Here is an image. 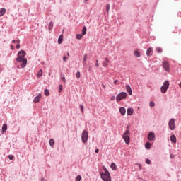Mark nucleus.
I'll return each mask as SVG.
<instances>
[{"instance_id": "nucleus-1", "label": "nucleus", "mask_w": 181, "mask_h": 181, "mask_svg": "<svg viewBox=\"0 0 181 181\" xmlns=\"http://www.w3.org/2000/svg\"><path fill=\"white\" fill-rule=\"evenodd\" d=\"M24 57H25V51L21 50V51L18 52V57L16 58V61L18 63H21V69H25V67H26V64H28V59Z\"/></svg>"}, {"instance_id": "nucleus-2", "label": "nucleus", "mask_w": 181, "mask_h": 181, "mask_svg": "<svg viewBox=\"0 0 181 181\" xmlns=\"http://www.w3.org/2000/svg\"><path fill=\"white\" fill-rule=\"evenodd\" d=\"M105 173H102L100 176L101 179H103V181H111V175H110V172H108V170L107 168H104Z\"/></svg>"}, {"instance_id": "nucleus-3", "label": "nucleus", "mask_w": 181, "mask_h": 181, "mask_svg": "<svg viewBox=\"0 0 181 181\" xmlns=\"http://www.w3.org/2000/svg\"><path fill=\"white\" fill-rule=\"evenodd\" d=\"M129 135H130L129 126H127V130L124 133L123 136H122V138H123V139H124L125 144H127V145L129 144Z\"/></svg>"}, {"instance_id": "nucleus-4", "label": "nucleus", "mask_w": 181, "mask_h": 181, "mask_svg": "<svg viewBox=\"0 0 181 181\" xmlns=\"http://www.w3.org/2000/svg\"><path fill=\"white\" fill-rule=\"evenodd\" d=\"M169 86H170L169 81H165L163 83V85L160 88V91L163 94H165V93L168 91V88H169Z\"/></svg>"}, {"instance_id": "nucleus-5", "label": "nucleus", "mask_w": 181, "mask_h": 181, "mask_svg": "<svg viewBox=\"0 0 181 181\" xmlns=\"http://www.w3.org/2000/svg\"><path fill=\"white\" fill-rule=\"evenodd\" d=\"M127 98V93L125 92H122L119 93L117 97H116V101L117 103H119L121 100H125Z\"/></svg>"}, {"instance_id": "nucleus-6", "label": "nucleus", "mask_w": 181, "mask_h": 181, "mask_svg": "<svg viewBox=\"0 0 181 181\" xmlns=\"http://www.w3.org/2000/svg\"><path fill=\"white\" fill-rule=\"evenodd\" d=\"M82 141L86 144V142H87V141L88 140V132H87V131H83L82 133Z\"/></svg>"}, {"instance_id": "nucleus-7", "label": "nucleus", "mask_w": 181, "mask_h": 181, "mask_svg": "<svg viewBox=\"0 0 181 181\" xmlns=\"http://www.w3.org/2000/svg\"><path fill=\"white\" fill-rule=\"evenodd\" d=\"M168 125H169V128L171 131H173L176 127V123L175 122V119H171L170 121H169V123H168Z\"/></svg>"}, {"instance_id": "nucleus-8", "label": "nucleus", "mask_w": 181, "mask_h": 181, "mask_svg": "<svg viewBox=\"0 0 181 181\" xmlns=\"http://www.w3.org/2000/svg\"><path fill=\"white\" fill-rule=\"evenodd\" d=\"M163 67L164 69V70H165V71H168V73H169V71H170V67L169 66V62L168 61H163Z\"/></svg>"}, {"instance_id": "nucleus-9", "label": "nucleus", "mask_w": 181, "mask_h": 181, "mask_svg": "<svg viewBox=\"0 0 181 181\" xmlns=\"http://www.w3.org/2000/svg\"><path fill=\"white\" fill-rule=\"evenodd\" d=\"M148 141H153L155 139V133L150 132L148 135Z\"/></svg>"}, {"instance_id": "nucleus-10", "label": "nucleus", "mask_w": 181, "mask_h": 181, "mask_svg": "<svg viewBox=\"0 0 181 181\" xmlns=\"http://www.w3.org/2000/svg\"><path fill=\"white\" fill-rule=\"evenodd\" d=\"M42 98V94H38L37 96H36L35 98H34V103H39V101H40V99Z\"/></svg>"}, {"instance_id": "nucleus-11", "label": "nucleus", "mask_w": 181, "mask_h": 181, "mask_svg": "<svg viewBox=\"0 0 181 181\" xmlns=\"http://www.w3.org/2000/svg\"><path fill=\"white\" fill-rule=\"evenodd\" d=\"M126 90L127 93H129V95H132V89H131V86L129 85L126 86Z\"/></svg>"}, {"instance_id": "nucleus-12", "label": "nucleus", "mask_w": 181, "mask_h": 181, "mask_svg": "<svg viewBox=\"0 0 181 181\" xmlns=\"http://www.w3.org/2000/svg\"><path fill=\"white\" fill-rule=\"evenodd\" d=\"M119 112L121 115H125V114L127 113V110H125V107H120Z\"/></svg>"}, {"instance_id": "nucleus-13", "label": "nucleus", "mask_w": 181, "mask_h": 181, "mask_svg": "<svg viewBox=\"0 0 181 181\" xmlns=\"http://www.w3.org/2000/svg\"><path fill=\"white\" fill-rule=\"evenodd\" d=\"M152 53H153V49H152V47L148 48L146 51V55L151 56Z\"/></svg>"}, {"instance_id": "nucleus-14", "label": "nucleus", "mask_w": 181, "mask_h": 181, "mask_svg": "<svg viewBox=\"0 0 181 181\" xmlns=\"http://www.w3.org/2000/svg\"><path fill=\"white\" fill-rule=\"evenodd\" d=\"M133 114H134V109L128 108L127 109V115H132Z\"/></svg>"}, {"instance_id": "nucleus-15", "label": "nucleus", "mask_w": 181, "mask_h": 181, "mask_svg": "<svg viewBox=\"0 0 181 181\" xmlns=\"http://www.w3.org/2000/svg\"><path fill=\"white\" fill-rule=\"evenodd\" d=\"M6 13V9L5 8H1L0 11V16H4Z\"/></svg>"}, {"instance_id": "nucleus-16", "label": "nucleus", "mask_w": 181, "mask_h": 181, "mask_svg": "<svg viewBox=\"0 0 181 181\" xmlns=\"http://www.w3.org/2000/svg\"><path fill=\"white\" fill-rule=\"evenodd\" d=\"M7 129H8V124H3V127H2V132H3V134L4 132H6Z\"/></svg>"}, {"instance_id": "nucleus-17", "label": "nucleus", "mask_w": 181, "mask_h": 181, "mask_svg": "<svg viewBox=\"0 0 181 181\" xmlns=\"http://www.w3.org/2000/svg\"><path fill=\"white\" fill-rule=\"evenodd\" d=\"M170 141L173 144H176V136L172 135L170 136Z\"/></svg>"}, {"instance_id": "nucleus-18", "label": "nucleus", "mask_w": 181, "mask_h": 181, "mask_svg": "<svg viewBox=\"0 0 181 181\" xmlns=\"http://www.w3.org/2000/svg\"><path fill=\"white\" fill-rule=\"evenodd\" d=\"M58 43H59V45H62V43H63V35H61L59 37Z\"/></svg>"}, {"instance_id": "nucleus-19", "label": "nucleus", "mask_w": 181, "mask_h": 181, "mask_svg": "<svg viewBox=\"0 0 181 181\" xmlns=\"http://www.w3.org/2000/svg\"><path fill=\"white\" fill-rule=\"evenodd\" d=\"M111 169H112V170H117V165L114 163H112L111 164Z\"/></svg>"}, {"instance_id": "nucleus-20", "label": "nucleus", "mask_w": 181, "mask_h": 181, "mask_svg": "<svg viewBox=\"0 0 181 181\" xmlns=\"http://www.w3.org/2000/svg\"><path fill=\"white\" fill-rule=\"evenodd\" d=\"M86 33H87V28L86 26H84L82 30V35L84 36V35H86Z\"/></svg>"}, {"instance_id": "nucleus-21", "label": "nucleus", "mask_w": 181, "mask_h": 181, "mask_svg": "<svg viewBox=\"0 0 181 181\" xmlns=\"http://www.w3.org/2000/svg\"><path fill=\"white\" fill-rule=\"evenodd\" d=\"M42 76H43V71H42V69H40V70L38 71L37 76V77H42Z\"/></svg>"}, {"instance_id": "nucleus-22", "label": "nucleus", "mask_w": 181, "mask_h": 181, "mask_svg": "<svg viewBox=\"0 0 181 181\" xmlns=\"http://www.w3.org/2000/svg\"><path fill=\"white\" fill-rule=\"evenodd\" d=\"M145 148L146 149H151V143L149 142L146 143Z\"/></svg>"}, {"instance_id": "nucleus-23", "label": "nucleus", "mask_w": 181, "mask_h": 181, "mask_svg": "<svg viewBox=\"0 0 181 181\" xmlns=\"http://www.w3.org/2000/svg\"><path fill=\"white\" fill-rule=\"evenodd\" d=\"M49 30H52L53 29V22H50L48 27Z\"/></svg>"}, {"instance_id": "nucleus-24", "label": "nucleus", "mask_w": 181, "mask_h": 181, "mask_svg": "<svg viewBox=\"0 0 181 181\" xmlns=\"http://www.w3.org/2000/svg\"><path fill=\"white\" fill-rule=\"evenodd\" d=\"M83 36L82 34H77L76 35V39H78V40H80L81 39H83Z\"/></svg>"}, {"instance_id": "nucleus-25", "label": "nucleus", "mask_w": 181, "mask_h": 181, "mask_svg": "<svg viewBox=\"0 0 181 181\" xmlns=\"http://www.w3.org/2000/svg\"><path fill=\"white\" fill-rule=\"evenodd\" d=\"M49 145H50V146H53V145H54V139H51L49 140Z\"/></svg>"}, {"instance_id": "nucleus-26", "label": "nucleus", "mask_w": 181, "mask_h": 181, "mask_svg": "<svg viewBox=\"0 0 181 181\" xmlns=\"http://www.w3.org/2000/svg\"><path fill=\"white\" fill-rule=\"evenodd\" d=\"M86 62H87V54H85L83 56V64H86Z\"/></svg>"}, {"instance_id": "nucleus-27", "label": "nucleus", "mask_w": 181, "mask_h": 181, "mask_svg": "<svg viewBox=\"0 0 181 181\" xmlns=\"http://www.w3.org/2000/svg\"><path fill=\"white\" fill-rule=\"evenodd\" d=\"M44 93H45V95H46L47 97H48V95L50 94V92H49V90H47V89H45V90H44Z\"/></svg>"}, {"instance_id": "nucleus-28", "label": "nucleus", "mask_w": 181, "mask_h": 181, "mask_svg": "<svg viewBox=\"0 0 181 181\" xmlns=\"http://www.w3.org/2000/svg\"><path fill=\"white\" fill-rule=\"evenodd\" d=\"M79 108H80L82 114H83L84 113V106H83V105H80Z\"/></svg>"}, {"instance_id": "nucleus-29", "label": "nucleus", "mask_w": 181, "mask_h": 181, "mask_svg": "<svg viewBox=\"0 0 181 181\" xmlns=\"http://www.w3.org/2000/svg\"><path fill=\"white\" fill-rule=\"evenodd\" d=\"M134 56H136V57H141V55L138 51L134 52Z\"/></svg>"}, {"instance_id": "nucleus-30", "label": "nucleus", "mask_w": 181, "mask_h": 181, "mask_svg": "<svg viewBox=\"0 0 181 181\" xmlns=\"http://www.w3.org/2000/svg\"><path fill=\"white\" fill-rule=\"evenodd\" d=\"M150 107L151 108H153V107H155V103H153V101L150 102V104H149Z\"/></svg>"}, {"instance_id": "nucleus-31", "label": "nucleus", "mask_w": 181, "mask_h": 181, "mask_svg": "<svg viewBox=\"0 0 181 181\" xmlns=\"http://www.w3.org/2000/svg\"><path fill=\"white\" fill-rule=\"evenodd\" d=\"M156 51L158 52V53H162V48H160V47H157V48H156Z\"/></svg>"}, {"instance_id": "nucleus-32", "label": "nucleus", "mask_w": 181, "mask_h": 181, "mask_svg": "<svg viewBox=\"0 0 181 181\" xmlns=\"http://www.w3.org/2000/svg\"><path fill=\"white\" fill-rule=\"evenodd\" d=\"M62 90H63V86L62 85H59V93H62Z\"/></svg>"}, {"instance_id": "nucleus-33", "label": "nucleus", "mask_w": 181, "mask_h": 181, "mask_svg": "<svg viewBox=\"0 0 181 181\" xmlns=\"http://www.w3.org/2000/svg\"><path fill=\"white\" fill-rule=\"evenodd\" d=\"M106 9H107V13H108V12H110V4H107L106 5Z\"/></svg>"}, {"instance_id": "nucleus-34", "label": "nucleus", "mask_w": 181, "mask_h": 181, "mask_svg": "<svg viewBox=\"0 0 181 181\" xmlns=\"http://www.w3.org/2000/svg\"><path fill=\"white\" fill-rule=\"evenodd\" d=\"M12 43H21V40H13L12 41Z\"/></svg>"}, {"instance_id": "nucleus-35", "label": "nucleus", "mask_w": 181, "mask_h": 181, "mask_svg": "<svg viewBox=\"0 0 181 181\" xmlns=\"http://www.w3.org/2000/svg\"><path fill=\"white\" fill-rule=\"evenodd\" d=\"M103 67H108V63L104 62H103Z\"/></svg>"}, {"instance_id": "nucleus-36", "label": "nucleus", "mask_w": 181, "mask_h": 181, "mask_svg": "<svg viewBox=\"0 0 181 181\" xmlns=\"http://www.w3.org/2000/svg\"><path fill=\"white\" fill-rule=\"evenodd\" d=\"M80 76H81V74H80V71H78L77 73H76V78H80Z\"/></svg>"}, {"instance_id": "nucleus-37", "label": "nucleus", "mask_w": 181, "mask_h": 181, "mask_svg": "<svg viewBox=\"0 0 181 181\" xmlns=\"http://www.w3.org/2000/svg\"><path fill=\"white\" fill-rule=\"evenodd\" d=\"M81 180V175H78L76 178V181H80Z\"/></svg>"}, {"instance_id": "nucleus-38", "label": "nucleus", "mask_w": 181, "mask_h": 181, "mask_svg": "<svg viewBox=\"0 0 181 181\" xmlns=\"http://www.w3.org/2000/svg\"><path fill=\"white\" fill-rule=\"evenodd\" d=\"M146 163H147V165H151V160L149 159H146Z\"/></svg>"}, {"instance_id": "nucleus-39", "label": "nucleus", "mask_w": 181, "mask_h": 181, "mask_svg": "<svg viewBox=\"0 0 181 181\" xmlns=\"http://www.w3.org/2000/svg\"><path fill=\"white\" fill-rule=\"evenodd\" d=\"M95 67H100V64H98V60H96V63L95 64Z\"/></svg>"}, {"instance_id": "nucleus-40", "label": "nucleus", "mask_w": 181, "mask_h": 181, "mask_svg": "<svg viewBox=\"0 0 181 181\" xmlns=\"http://www.w3.org/2000/svg\"><path fill=\"white\" fill-rule=\"evenodd\" d=\"M18 44L16 45V49H21V44L19 42H17Z\"/></svg>"}, {"instance_id": "nucleus-41", "label": "nucleus", "mask_w": 181, "mask_h": 181, "mask_svg": "<svg viewBox=\"0 0 181 181\" xmlns=\"http://www.w3.org/2000/svg\"><path fill=\"white\" fill-rule=\"evenodd\" d=\"M8 159H10V160H12L13 159V156L9 155L8 156Z\"/></svg>"}, {"instance_id": "nucleus-42", "label": "nucleus", "mask_w": 181, "mask_h": 181, "mask_svg": "<svg viewBox=\"0 0 181 181\" xmlns=\"http://www.w3.org/2000/svg\"><path fill=\"white\" fill-rule=\"evenodd\" d=\"M105 62L106 63H110V59L107 57L105 58Z\"/></svg>"}, {"instance_id": "nucleus-43", "label": "nucleus", "mask_w": 181, "mask_h": 181, "mask_svg": "<svg viewBox=\"0 0 181 181\" xmlns=\"http://www.w3.org/2000/svg\"><path fill=\"white\" fill-rule=\"evenodd\" d=\"M115 98H115V96H112L110 98V100H111V101H114L115 100Z\"/></svg>"}, {"instance_id": "nucleus-44", "label": "nucleus", "mask_w": 181, "mask_h": 181, "mask_svg": "<svg viewBox=\"0 0 181 181\" xmlns=\"http://www.w3.org/2000/svg\"><path fill=\"white\" fill-rule=\"evenodd\" d=\"M170 158V159H175V155L171 154Z\"/></svg>"}, {"instance_id": "nucleus-45", "label": "nucleus", "mask_w": 181, "mask_h": 181, "mask_svg": "<svg viewBox=\"0 0 181 181\" xmlns=\"http://www.w3.org/2000/svg\"><path fill=\"white\" fill-rule=\"evenodd\" d=\"M66 60H67V58H66V56H64V57H63V61H64V62H66Z\"/></svg>"}, {"instance_id": "nucleus-46", "label": "nucleus", "mask_w": 181, "mask_h": 181, "mask_svg": "<svg viewBox=\"0 0 181 181\" xmlns=\"http://www.w3.org/2000/svg\"><path fill=\"white\" fill-rule=\"evenodd\" d=\"M11 50H15V47H13V45H11Z\"/></svg>"}, {"instance_id": "nucleus-47", "label": "nucleus", "mask_w": 181, "mask_h": 181, "mask_svg": "<svg viewBox=\"0 0 181 181\" xmlns=\"http://www.w3.org/2000/svg\"><path fill=\"white\" fill-rule=\"evenodd\" d=\"M95 153H98V152H100V150H98V148H96V149L95 150Z\"/></svg>"}, {"instance_id": "nucleus-48", "label": "nucleus", "mask_w": 181, "mask_h": 181, "mask_svg": "<svg viewBox=\"0 0 181 181\" xmlns=\"http://www.w3.org/2000/svg\"><path fill=\"white\" fill-rule=\"evenodd\" d=\"M62 80L64 81V83H66V78L62 77Z\"/></svg>"}, {"instance_id": "nucleus-49", "label": "nucleus", "mask_w": 181, "mask_h": 181, "mask_svg": "<svg viewBox=\"0 0 181 181\" xmlns=\"http://www.w3.org/2000/svg\"><path fill=\"white\" fill-rule=\"evenodd\" d=\"M118 83V80H115L114 81V84H117Z\"/></svg>"}, {"instance_id": "nucleus-50", "label": "nucleus", "mask_w": 181, "mask_h": 181, "mask_svg": "<svg viewBox=\"0 0 181 181\" xmlns=\"http://www.w3.org/2000/svg\"><path fill=\"white\" fill-rule=\"evenodd\" d=\"M102 87H103V88H106V86H105V85H104V84H102Z\"/></svg>"}, {"instance_id": "nucleus-51", "label": "nucleus", "mask_w": 181, "mask_h": 181, "mask_svg": "<svg viewBox=\"0 0 181 181\" xmlns=\"http://www.w3.org/2000/svg\"><path fill=\"white\" fill-rule=\"evenodd\" d=\"M67 56H70V54L69 52L67 53Z\"/></svg>"}, {"instance_id": "nucleus-52", "label": "nucleus", "mask_w": 181, "mask_h": 181, "mask_svg": "<svg viewBox=\"0 0 181 181\" xmlns=\"http://www.w3.org/2000/svg\"><path fill=\"white\" fill-rule=\"evenodd\" d=\"M179 86H180V87L181 88V82L180 83Z\"/></svg>"}, {"instance_id": "nucleus-53", "label": "nucleus", "mask_w": 181, "mask_h": 181, "mask_svg": "<svg viewBox=\"0 0 181 181\" xmlns=\"http://www.w3.org/2000/svg\"><path fill=\"white\" fill-rule=\"evenodd\" d=\"M85 1V2H87V1H88V0H84Z\"/></svg>"}, {"instance_id": "nucleus-54", "label": "nucleus", "mask_w": 181, "mask_h": 181, "mask_svg": "<svg viewBox=\"0 0 181 181\" xmlns=\"http://www.w3.org/2000/svg\"><path fill=\"white\" fill-rule=\"evenodd\" d=\"M49 76H50V73L49 74Z\"/></svg>"}, {"instance_id": "nucleus-55", "label": "nucleus", "mask_w": 181, "mask_h": 181, "mask_svg": "<svg viewBox=\"0 0 181 181\" xmlns=\"http://www.w3.org/2000/svg\"><path fill=\"white\" fill-rule=\"evenodd\" d=\"M139 167L141 168V165H139Z\"/></svg>"}]
</instances>
